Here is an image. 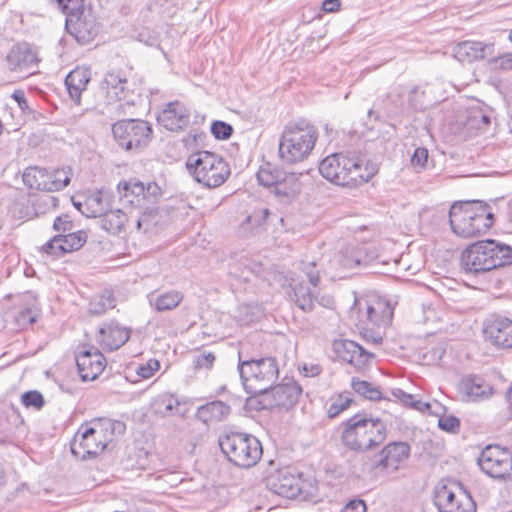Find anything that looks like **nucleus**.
<instances>
[{
    "label": "nucleus",
    "mask_w": 512,
    "mask_h": 512,
    "mask_svg": "<svg viewBox=\"0 0 512 512\" xmlns=\"http://www.w3.org/2000/svg\"><path fill=\"white\" fill-rule=\"evenodd\" d=\"M512 248L494 239L475 242L461 254V267L466 274L478 275L510 265Z\"/></svg>",
    "instance_id": "obj_1"
},
{
    "label": "nucleus",
    "mask_w": 512,
    "mask_h": 512,
    "mask_svg": "<svg viewBox=\"0 0 512 512\" xmlns=\"http://www.w3.org/2000/svg\"><path fill=\"white\" fill-rule=\"evenodd\" d=\"M452 231L460 237L470 238L487 231L494 223V214L482 201L454 203L449 210Z\"/></svg>",
    "instance_id": "obj_2"
},
{
    "label": "nucleus",
    "mask_w": 512,
    "mask_h": 512,
    "mask_svg": "<svg viewBox=\"0 0 512 512\" xmlns=\"http://www.w3.org/2000/svg\"><path fill=\"white\" fill-rule=\"evenodd\" d=\"M241 383L250 395L266 394L278 378L279 368L273 357H248L243 351L238 353L237 366Z\"/></svg>",
    "instance_id": "obj_3"
},
{
    "label": "nucleus",
    "mask_w": 512,
    "mask_h": 512,
    "mask_svg": "<svg viewBox=\"0 0 512 512\" xmlns=\"http://www.w3.org/2000/svg\"><path fill=\"white\" fill-rule=\"evenodd\" d=\"M317 139L315 126L304 120L289 122L280 136L278 153L281 161L287 164L304 161L314 149Z\"/></svg>",
    "instance_id": "obj_4"
},
{
    "label": "nucleus",
    "mask_w": 512,
    "mask_h": 512,
    "mask_svg": "<svg viewBox=\"0 0 512 512\" xmlns=\"http://www.w3.org/2000/svg\"><path fill=\"white\" fill-rule=\"evenodd\" d=\"M320 174L330 182L340 186H358L369 181L372 176L356 156L334 153L319 164Z\"/></svg>",
    "instance_id": "obj_5"
},
{
    "label": "nucleus",
    "mask_w": 512,
    "mask_h": 512,
    "mask_svg": "<svg viewBox=\"0 0 512 512\" xmlns=\"http://www.w3.org/2000/svg\"><path fill=\"white\" fill-rule=\"evenodd\" d=\"M386 431V425L381 420L356 414L347 420L342 441L352 450H371L385 441Z\"/></svg>",
    "instance_id": "obj_6"
},
{
    "label": "nucleus",
    "mask_w": 512,
    "mask_h": 512,
    "mask_svg": "<svg viewBox=\"0 0 512 512\" xmlns=\"http://www.w3.org/2000/svg\"><path fill=\"white\" fill-rule=\"evenodd\" d=\"M219 446L227 459L241 468L253 467L263 454L260 441L247 433L231 432L221 435Z\"/></svg>",
    "instance_id": "obj_7"
},
{
    "label": "nucleus",
    "mask_w": 512,
    "mask_h": 512,
    "mask_svg": "<svg viewBox=\"0 0 512 512\" xmlns=\"http://www.w3.org/2000/svg\"><path fill=\"white\" fill-rule=\"evenodd\" d=\"M187 168L197 182L208 188L219 187L230 175L228 164L209 151H200L189 156Z\"/></svg>",
    "instance_id": "obj_8"
},
{
    "label": "nucleus",
    "mask_w": 512,
    "mask_h": 512,
    "mask_svg": "<svg viewBox=\"0 0 512 512\" xmlns=\"http://www.w3.org/2000/svg\"><path fill=\"white\" fill-rule=\"evenodd\" d=\"M117 144L128 152L138 153L145 149L152 139V127L140 119H124L112 125Z\"/></svg>",
    "instance_id": "obj_9"
},
{
    "label": "nucleus",
    "mask_w": 512,
    "mask_h": 512,
    "mask_svg": "<svg viewBox=\"0 0 512 512\" xmlns=\"http://www.w3.org/2000/svg\"><path fill=\"white\" fill-rule=\"evenodd\" d=\"M266 486L275 494L286 498L306 500L317 490L313 481L303 479L301 475L292 473L288 468L271 473L266 478Z\"/></svg>",
    "instance_id": "obj_10"
},
{
    "label": "nucleus",
    "mask_w": 512,
    "mask_h": 512,
    "mask_svg": "<svg viewBox=\"0 0 512 512\" xmlns=\"http://www.w3.org/2000/svg\"><path fill=\"white\" fill-rule=\"evenodd\" d=\"M118 193L123 208L136 211L142 209L147 203H155L162 191L155 182H148L145 185L137 179H130L118 184Z\"/></svg>",
    "instance_id": "obj_11"
},
{
    "label": "nucleus",
    "mask_w": 512,
    "mask_h": 512,
    "mask_svg": "<svg viewBox=\"0 0 512 512\" xmlns=\"http://www.w3.org/2000/svg\"><path fill=\"white\" fill-rule=\"evenodd\" d=\"M357 319L360 324H372L377 327H385L390 324L393 317V308L386 299L372 297L370 299L356 300L350 310V316Z\"/></svg>",
    "instance_id": "obj_12"
},
{
    "label": "nucleus",
    "mask_w": 512,
    "mask_h": 512,
    "mask_svg": "<svg viewBox=\"0 0 512 512\" xmlns=\"http://www.w3.org/2000/svg\"><path fill=\"white\" fill-rule=\"evenodd\" d=\"M477 462L480 469L492 478L505 479L512 474V453L499 445H487Z\"/></svg>",
    "instance_id": "obj_13"
},
{
    "label": "nucleus",
    "mask_w": 512,
    "mask_h": 512,
    "mask_svg": "<svg viewBox=\"0 0 512 512\" xmlns=\"http://www.w3.org/2000/svg\"><path fill=\"white\" fill-rule=\"evenodd\" d=\"M65 28L80 44L90 43L99 33L95 15L85 7L66 15Z\"/></svg>",
    "instance_id": "obj_14"
},
{
    "label": "nucleus",
    "mask_w": 512,
    "mask_h": 512,
    "mask_svg": "<svg viewBox=\"0 0 512 512\" xmlns=\"http://www.w3.org/2000/svg\"><path fill=\"white\" fill-rule=\"evenodd\" d=\"M301 394L302 387L293 378L286 377L281 384L272 385L268 392L262 395V399L259 401L260 408H291L298 402Z\"/></svg>",
    "instance_id": "obj_15"
},
{
    "label": "nucleus",
    "mask_w": 512,
    "mask_h": 512,
    "mask_svg": "<svg viewBox=\"0 0 512 512\" xmlns=\"http://www.w3.org/2000/svg\"><path fill=\"white\" fill-rule=\"evenodd\" d=\"M434 503L440 512H475L476 505L466 492L456 494L451 487L439 484L434 490Z\"/></svg>",
    "instance_id": "obj_16"
},
{
    "label": "nucleus",
    "mask_w": 512,
    "mask_h": 512,
    "mask_svg": "<svg viewBox=\"0 0 512 512\" xmlns=\"http://www.w3.org/2000/svg\"><path fill=\"white\" fill-rule=\"evenodd\" d=\"M333 350L338 357L354 366L357 370L366 369L374 359L373 353L368 352L352 340H335L333 342Z\"/></svg>",
    "instance_id": "obj_17"
},
{
    "label": "nucleus",
    "mask_w": 512,
    "mask_h": 512,
    "mask_svg": "<svg viewBox=\"0 0 512 512\" xmlns=\"http://www.w3.org/2000/svg\"><path fill=\"white\" fill-rule=\"evenodd\" d=\"M7 66L14 72H29L37 67L39 58L35 48L26 42L14 45L6 56Z\"/></svg>",
    "instance_id": "obj_18"
},
{
    "label": "nucleus",
    "mask_w": 512,
    "mask_h": 512,
    "mask_svg": "<svg viewBox=\"0 0 512 512\" xmlns=\"http://www.w3.org/2000/svg\"><path fill=\"white\" fill-rule=\"evenodd\" d=\"M82 429L83 426L79 429L71 443V452L75 456L85 460L88 457H95L101 453L108 444L106 443V438L100 437L94 432H89L88 427H86L79 436Z\"/></svg>",
    "instance_id": "obj_19"
},
{
    "label": "nucleus",
    "mask_w": 512,
    "mask_h": 512,
    "mask_svg": "<svg viewBox=\"0 0 512 512\" xmlns=\"http://www.w3.org/2000/svg\"><path fill=\"white\" fill-rule=\"evenodd\" d=\"M101 88L106 91V99L108 104L116 102H125L132 105L134 102L130 99L131 89L127 78L121 73H108L105 75Z\"/></svg>",
    "instance_id": "obj_20"
},
{
    "label": "nucleus",
    "mask_w": 512,
    "mask_h": 512,
    "mask_svg": "<svg viewBox=\"0 0 512 512\" xmlns=\"http://www.w3.org/2000/svg\"><path fill=\"white\" fill-rule=\"evenodd\" d=\"M483 332L486 338L498 348L512 347V320L493 316L486 323Z\"/></svg>",
    "instance_id": "obj_21"
},
{
    "label": "nucleus",
    "mask_w": 512,
    "mask_h": 512,
    "mask_svg": "<svg viewBox=\"0 0 512 512\" xmlns=\"http://www.w3.org/2000/svg\"><path fill=\"white\" fill-rule=\"evenodd\" d=\"M458 392L464 401H480L493 395V387L477 375L464 376L458 384Z\"/></svg>",
    "instance_id": "obj_22"
},
{
    "label": "nucleus",
    "mask_w": 512,
    "mask_h": 512,
    "mask_svg": "<svg viewBox=\"0 0 512 512\" xmlns=\"http://www.w3.org/2000/svg\"><path fill=\"white\" fill-rule=\"evenodd\" d=\"M495 44L493 42L462 41L453 48V56L460 62L472 63L493 55Z\"/></svg>",
    "instance_id": "obj_23"
},
{
    "label": "nucleus",
    "mask_w": 512,
    "mask_h": 512,
    "mask_svg": "<svg viewBox=\"0 0 512 512\" xmlns=\"http://www.w3.org/2000/svg\"><path fill=\"white\" fill-rule=\"evenodd\" d=\"M130 338V331L116 321L103 323L99 328L97 342L104 350L113 351L123 346Z\"/></svg>",
    "instance_id": "obj_24"
},
{
    "label": "nucleus",
    "mask_w": 512,
    "mask_h": 512,
    "mask_svg": "<svg viewBox=\"0 0 512 512\" xmlns=\"http://www.w3.org/2000/svg\"><path fill=\"white\" fill-rule=\"evenodd\" d=\"M76 365L83 381L96 379L105 368V358L97 349L83 350L76 356Z\"/></svg>",
    "instance_id": "obj_25"
},
{
    "label": "nucleus",
    "mask_w": 512,
    "mask_h": 512,
    "mask_svg": "<svg viewBox=\"0 0 512 512\" xmlns=\"http://www.w3.org/2000/svg\"><path fill=\"white\" fill-rule=\"evenodd\" d=\"M189 119L188 109L178 101L168 103L157 117L158 123L169 131L183 130L188 126Z\"/></svg>",
    "instance_id": "obj_26"
},
{
    "label": "nucleus",
    "mask_w": 512,
    "mask_h": 512,
    "mask_svg": "<svg viewBox=\"0 0 512 512\" xmlns=\"http://www.w3.org/2000/svg\"><path fill=\"white\" fill-rule=\"evenodd\" d=\"M410 453V446L404 442H394L385 446L375 467L381 471L395 472L398 464L405 460Z\"/></svg>",
    "instance_id": "obj_27"
},
{
    "label": "nucleus",
    "mask_w": 512,
    "mask_h": 512,
    "mask_svg": "<svg viewBox=\"0 0 512 512\" xmlns=\"http://www.w3.org/2000/svg\"><path fill=\"white\" fill-rule=\"evenodd\" d=\"M130 217L138 232L149 233L162 226L161 219L163 217L157 207L145 205L142 209L131 211Z\"/></svg>",
    "instance_id": "obj_28"
},
{
    "label": "nucleus",
    "mask_w": 512,
    "mask_h": 512,
    "mask_svg": "<svg viewBox=\"0 0 512 512\" xmlns=\"http://www.w3.org/2000/svg\"><path fill=\"white\" fill-rule=\"evenodd\" d=\"M92 426L88 427L89 432H94L98 436L106 438L108 444L113 436L124 434L126 425L122 421L111 420L108 418H97L91 421Z\"/></svg>",
    "instance_id": "obj_29"
},
{
    "label": "nucleus",
    "mask_w": 512,
    "mask_h": 512,
    "mask_svg": "<svg viewBox=\"0 0 512 512\" xmlns=\"http://www.w3.org/2000/svg\"><path fill=\"white\" fill-rule=\"evenodd\" d=\"M131 211L125 212L123 209L105 210L100 218L101 227L113 234L120 233L124 227L132 224Z\"/></svg>",
    "instance_id": "obj_30"
},
{
    "label": "nucleus",
    "mask_w": 512,
    "mask_h": 512,
    "mask_svg": "<svg viewBox=\"0 0 512 512\" xmlns=\"http://www.w3.org/2000/svg\"><path fill=\"white\" fill-rule=\"evenodd\" d=\"M90 81L89 71L77 68L71 71L65 78V85L71 99L80 104L81 94Z\"/></svg>",
    "instance_id": "obj_31"
},
{
    "label": "nucleus",
    "mask_w": 512,
    "mask_h": 512,
    "mask_svg": "<svg viewBox=\"0 0 512 512\" xmlns=\"http://www.w3.org/2000/svg\"><path fill=\"white\" fill-rule=\"evenodd\" d=\"M23 182L30 189L50 192V174L46 169L26 168L23 173Z\"/></svg>",
    "instance_id": "obj_32"
},
{
    "label": "nucleus",
    "mask_w": 512,
    "mask_h": 512,
    "mask_svg": "<svg viewBox=\"0 0 512 512\" xmlns=\"http://www.w3.org/2000/svg\"><path fill=\"white\" fill-rule=\"evenodd\" d=\"M230 413V406L222 401H212L197 409V417L201 421L208 423L212 421H221Z\"/></svg>",
    "instance_id": "obj_33"
},
{
    "label": "nucleus",
    "mask_w": 512,
    "mask_h": 512,
    "mask_svg": "<svg viewBox=\"0 0 512 512\" xmlns=\"http://www.w3.org/2000/svg\"><path fill=\"white\" fill-rule=\"evenodd\" d=\"M271 212L268 208L254 210L241 224L243 233L257 234L266 229Z\"/></svg>",
    "instance_id": "obj_34"
},
{
    "label": "nucleus",
    "mask_w": 512,
    "mask_h": 512,
    "mask_svg": "<svg viewBox=\"0 0 512 512\" xmlns=\"http://www.w3.org/2000/svg\"><path fill=\"white\" fill-rule=\"evenodd\" d=\"M291 290L290 297L296 305L304 312H311L314 308L315 296L310 288L303 282H293Z\"/></svg>",
    "instance_id": "obj_35"
},
{
    "label": "nucleus",
    "mask_w": 512,
    "mask_h": 512,
    "mask_svg": "<svg viewBox=\"0 0 512 512\" xmlns=\"http://www.w3.org/2000/svg\"><path fill=\"white\" fill-rule=\"evenodd\" d=\"M183 300V294L180 291H168L161 295L151 296L149 298L150 304L159 311H167L176 308Z\"/></svg>",
    "instance_id": "obj_36"
},
{
    "label": "nucleus",
    "mask_w": 512,
    "mask_h": 512,
    "mask_svg": "<svg viewBox=\"0 0 512 512\" xmlns=\"http://www.w3.org/2000/svg\"><path fill=\"white\" fill-rule=\"evenodd\" d=\"M178 406V400L168 393L156 396L151 403L153 413L160 416H169L174 414V411L178 409Z\"/></svg>",
    "instance_id": "obj_37"
},
{
    "label": "nucleus",
    "mask_w": 512,
    "mask_h": 512,
    "mask_svg": "<svg viewBox=\"0 0 512 512\" xmlns=\"http://www.w3.org/2000/svg\"><path fill=\"white\" fill-rule=\"evenodd\" d=\"M87 240V235L84 231H78L76 233H69L66 235L55 236L54 244L61 243V252L68 253L80 249Z\"/></svg>",
    "instance_id": "obj_38"
},
{
    "label": "nucleus",
    "mask_w": 512,
    "mask_h": 512,
    "mask_svg": "<svg viewBox=\"0 0 512 512\" xmlns=\"http://www.w3.org/2000/svg\"><path fill=\"white\" fill-rule=\"evenodd\" d=\"M83 215L86 217H100L105 213L106 205L100 191L90 194L83 200Z\"/></svg>",
    "instance_id": "obj_39"
},
{
    "label": "nucleus",
    "mask_w": 512,
    "mask_h": 512,
    "mask_svg": "<svg viewBox=\"0 0 512 512\" xmlns=\"http://www.w3.org/2000/svg\"><path fill=\"white\" fill-rule=\"evenodd\" d=\"M116 300L114 294L110 290H105L100 295L94 296L89 303V312L94 315H100L107 310L114 308Z\"/></svg>",
    "instance_id": "obj_40"
},
{
    "label": "nucleus",
    "mask_w": 512,
    "mask_h": 512,
    "mask_svg": "<svg viewBox=\"0 0 512 512\" xmlns=\"http://www.w3.org/2000/svg\"><path fill=\"white\" fill-rule=\"evenodd\" d=\"M351 386L353 390L368 400H380L382 399L381 391L374 386L372 383L360 380L359 378H352Z\"/></svg>",
    "instance_id": "obj_41"
},
{
    "label": "nucleus",
    "mask_w": 512,
    "mask_h": 512,
    "mask_svg": "<svg viewBox=\"0 0 512 512\" xmlns=\"http://www.w3.org/2000/svg\"><path fill=\"white\" fill-rule=\"evenodd\" d=\"M215 360L216 356L213 352H208L206 350L197 351L193 354L192 358L193 368L197 371L210 370L213 367Z\"/></svg>",
    "instance_id": "obj_42"
},
{
    "label": "nucleus",
    "mask_w": 512,
    "mask_h": 512,
    "mask_svg": "<svg viewBox=\"0 0 512 512\" xmlns=\"http://www.w3.org/2000/svg\"><path fill=\"white\" fill-rule=\"evenodd\" d=\"M257 180L260 185L264 187H271V186H279L280 183V175L277 172H273L269 169L261 168L256 174ZM277 192L280 193L281 190L279 187L276 188Z\"/></svg>",
    "instance_id": "obj_43"
},
{
    "label": "nucleus",
    "mask_w": 512,
    "mask_h": 512,
    "mask_svg": "<svg viewBox=\"0 0 512 512\" xmlns=\"http://www.w3.org/2000/svg\"><path fill=\"white\" fill-rule=\"evenodd\" d=\"M50 174V192L59 191L70 183V177L64 170H54Z\"/></svg>",
    "instance_id": "obj_44"
},
{
    "label": "nucleus",
    "mask_w": 512,
    "mask_h": 512,
    "mask_svg": "<svg viewBox=\"0 0 512 512\" xmlns=\"http://www.w3.org/2000/svg\"><path fill=\"white\" fill-rule=\"evenodd\" d=\"M9 213L16 219L30 218L32 213L25 199H19L12 202Z\"/></svg>",
    "instance_id": "obj_45"
},
{
    "label": "nucleus",
    "mask_w": 512,
    "mask_h": 512,
    "mask_svg": "<svg viewBox=\"0 0 512 512\" xmlns=\"http://www.w3.org/2000/svg\"><path fill=\"white\" fill-rule=\"evenodd\" d=\"M211 133L216 139L227 140L233 133V127L224 121L216 120L211 124Z\"/></svg>",
    "instance_id": "obj_46"
},
{
    "label": "nucleus",
    "mask_w": 512,
    "mask_h": 512,
    "mask_svg": "<svg viewBox=\"0 0 512 512\" xmlns=\"http://www.w3.org/2000/svg\"><path fill=\"white\" fill-rule=\"evenodd\" d=\"M352 402V399L345 395H338V397L331 403L328 408L329 418L337 417L342 411L347 409Z\"/></svg>",
    "instance_id": "obj_47"
},
{
    "label": "nucleus",
    "mask_w": 512,
    "mask_h": 512,
    "mask_svg": "<svg viewBox=\"0 0 512 512\" xmlns=\"http://www.w3.org/2000/svg\"><path fill=\"white\" fill-rule=\"evenodd\" d=\"M21 400L24 406L33 407L35 409H41L45 403L43 395L36 390L25 392Z\"/></svg>",
    "instance_id": "obj_48"
},
{
    "label": "nucleus",
    "mask_w": 512,
    "mask_h": 512,
    "mask_svg": "<svg viewBox=\"0 0 512 512\" xmlns=\"http://www.w3.org/2000/svg\"><path fill=\"white\" fill-rule=\"evenodd\" d=\"M38 312L34 308L21 310L16 316V322L20 327H27L37 321Z\"/></svg>",
    "instance_id": "obj_49"
},
{
    "label": "nucleus",
    "mask_w": 512,
    "mask_h": 512,
    "mask_svg": "<svg viewBox=\"0 0 512 512\" xmlns=\"http://www.w3.org/2000/svg\"><path fill=\"white\" fill-rule=\"evenodd\" d=\"M438 427L449 433H457L460 428V420L453 415L442 416L438 420Z\"/></svg>",
    "instance_id": "obj_50"
},
{
    "label": "nucleus",
    "mask_w": 512,
    "mask_h": 512,
    "mask_svg": "<svg viewBox=\"0 0 512 512\" xmlns=\"http://www.w3.org/2000/svg\"><path fill=\"white\" fill-rule=\"evenodd\" d=\"M488 63L495 69H500L502 71L512 70V52L492 57L489 59Z\"/></svg>",
    "instance_id": "obj_51"
},
{
    "label": "nucleus",
    "mask_w": 512,
    "mask_h": 512,
    "mask_svg": "<svg viewBox=\"0 0 512 512\" xmlns=\"http://www.w3.org/2000/svg\"><path fill=\"white\" fill-rule=\"evenodd\" d=\"M378 255L372 250L358 249L357 254L354 256V261L360 263L361 266H369L376 262Z\"/></svg>",
    "instance_id": "obj_52"
},
{
    "label": "nucleus",
    "mask_w": 512,
    "mask_h": 512,
    "mask_svg": "<svg viewBox=\"0 0 512 512\" xmlns=\"http://www.w3.org/2000/svg\"><path fill=\"white\" fill-rule=\"evenodd\" d=\"M58 7L65 15L84 7V0H56Z\"/></svg>",
    "instance_id": "obj_53"
},
{
    "label": "nucleus",
    "mask_w": 512,
    "mask_h": 512,
    "mask_svg": "<svg viewBox=\"0 0 512 512\" xmlns=\"http://www.w3.org/2000/svg\"><path fill=\"white\" fill-rule=\"evenodd\" d=\"M427 160L428 150L426 148H417L411 157V164L414 168L423 169Z\"/></svg>",
    "instance_id": "obj_54"
},
{
    "label": "nucleus",
    "mask_w": 512,
    "mask_h": 512,
    "mask_svg": "<svg viewBox=\"0 0 512 512\" xmlns=\"http://www.w3.org/2000/svg\"><path fill=\"white\" fill-rule=\"evenodd\" d=\"M159 366L157 360H149L146 365H141L137 368V374L143 379H148L159 369Z\"/></svg>",
    "instance_id": "obj_55"
},
{
    "label": "nucleus",
    "mask_w": 512,
    "mask_h": 512,
    "mask_svg": "<svg viewBox=\"0 0 512 512\" xmlns=\"http://www.w3.org/2000/svg\"><path fill=\"white\" fill-rule=\"evenodd\" d=\"M303 271L305 275L307 276L309 283L317 287L320 281L319 278V272L316 270V263L315 262H309L304 264Z\"/></svg>",
    "instance_id": "obj_56"
},
{
    "label": "nucleus",
    "mask_w": 512,
    "mask_h": 512,
    "mask_svg": "<svg viewBox=\"0 0 512 512\" xmlns=\"http://www.w3.org/2000/svg\"><path fill=\"white\" fill-rule=\"evenodd\" d=\"M366 504L361 499L349 501L342 509V512H366Z\"/></svg>",
    "instance_id": "obj_57"
},
{
    "label": "nucleus",
    "mask_w": 512,
    "mask_h": 512,
    "mask_svg": "<svg viewBox=\"0 0 512 512\" xmlns=\"http://www.w3.org/2000/svg\"><path fill=\"white\" fill-rule=\"evenodd\" d=\"M53 228H54L56 231H63V232L70 231V230H71V228H72V223H71V221L69 220L68 215L58 216V217L54 220Z\"/></svg>",
    "instance_id": "obj_58"
},
{
    "label": "nucleus",
    "mask_w": 512,
    "mask_h": 512,
    "mask_svg": "<svg viewBox=\"0 0 512 512\" xmlns=\"http://www.w3.org/2000/svg\"><path fill=\"white\" fill-rule=\"evenodd\" d=\"M54 241H55V236L50 241L45 243L42 248L45 253L52 255L54 257H59L64 254L63 252H61V248L59 247L62 245H61V243L54 244Z\"/></svg>",
    "instance_id": "obj_59"
},
{
    "label": "nucleus",
    "mask_w": 512,
    "mask_h": 512,
    "mask_svg": "<svg viewBox=\"0 0 512 512\" xmlns=\"http://www.w3.org/2000/svg\"><path fill=\"white\" fill-rule=\"evenodd\" d=\"M12 98L17 102L19 108L23 111V112H30L31 109L28 105V101L25 97V93L22 91V90H16L14 91V93L12 94Z\"/></svg>",
    "instance_id": "obj_60"
},
{
    "label": "nucleus",
    "mask_w": 512,
    "mask_h": 512,
    "mask_svg": "<svg viewBox=\"0 0 512 512\" xmlns=\"http://www.w3.org/2000/svg\"><path fill=\"white\" fill-rule=\"evenodd\" d=\"M357 254V250L351 251L350 255H344L341 260V264L344 268L351 269L356 266H361L360 263L354 261V256Z\"/></svg>",
    "instance_id": "obj_61"
},
{
    "label": "nucleus",
    "mask_w": 512,
    "mask_h": 512,
    "mask_svg": "<svg viewBox=\"0 0 512 512\" xmlns=\"http://www.w3.org/2000/svg\"><path fill=\"white\" fill-rule=\"evenodd\" d=\"M340 0H324L322 3V9L325 12H335L340 8Z\"/></svg>",
    "instance_id": "obj_62"
},
{
    "label": "nucleus",
    "mask_w": 512,
    "mask_h": 512,
    "mask_svg": "<svg viewBox=\"0 0 512 512\" xmlns=\"http://www.w3.org/2000/svg\"><path fill=\"white\" fill-rule=\"evenodd\" d=\"M394 395L397 396L398 398H400L405 404L410 405V406H411V402L415 401L413 395L408 394L401 389H398L394 393Z\"/></svg>",
    "instance_id": "obj_63"
},
{
    "label": "nucleus",
    "mask_w": 512,
    "mask_h": 512,
    "mask_svg": "<svg viewBox=\"0 0 512 512\" xmlns=\"http://www.w3.org/2000/svg\"><path fill=\"white\" fill-rule=\"evenodd\" d=\"M363 337H364V339H365L368 343H372V344H374V345H379V344H381V343H382V340H383V339H382V337H381L379 334L375 335V334H373V333H371V332H365V333L363 334Z\"/></svg>",
    "instance_id": "obj_64"
}]
</instances>
